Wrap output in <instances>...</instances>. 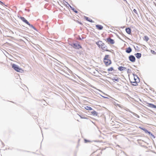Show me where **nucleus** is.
Segmentation results:
<instances>
[{"label": "nucleus", "mask_w": 156, "mask_h": 156, "mask_svg": "<svg viewBox=\"0 0 156 156\" xmlns=\"http://www.w3.org/2000/svg\"><path fill=\"white\" fill-rule=\"evenodd\" d=\"M103 62L106 66H108L112 64V61L109 59V55H106L104 59Z\"/></svg>", "instance_id": "1"}, {"label": "nucleus", "mask_w": 156, "mask_h": 156, "mask_svg": "<svg viewBox=\"0 0 156 156\" xmlns=\"http://www.w3.org/2000/svg\"><path fill=\"white\" fill-rule=\"evenodd\" d=\"M12 67L16 71L21 72L23 71V70L19 68L18 66L15 64H13L12 65Z\"/></svg>", "instance_id": "2"}, {"label": "nucleus", "mask_w": 156, "mask_h": 156, "mask_svg": "<svg viewBox=\"0 0 156 156\" xmlns=\"http://www.w3.org/2000/svg\"><path fill=\"white\" fill-rule=\"evenodd\" d=\"M105 41L108 44H113L115 43V41L114 40L112 39L110 37H108L106 38Z\"/></svg>", "instance_id": "3"}, {"label": "nucleus", "mask_w": 156, "mask_h": 156, "mask_svg": "<svg viewBox=\"0 0 156 156\" xmlns=\"http://www.w3.org/2000/svg\"><path fill=\"white\" fill-rule=\"evenodd\" d=\"M71 46L73 47L74 48L79 49L81 48L82 47L80 44H76L73 43L70 44Z\"/></svg>", "instance_id": "4"}, {"label": "nucleus", "mask_w": 156, "mask_h": 156, "mask_svg": "<svg viewBox=\"0 0 156 156\" xmlns=\"http://www.w3.org/2000/svg\"><path fill=\"white\" fill-rule=\"evenodd\" d=\"M100 48H101V49L103 50V51H109L107 49V46L105 45V44H103L102 45H101L100 47H99Z\"/></svg>", "instance_id": "5"}, {"label": "nucleus", "mask_w": 156, "mask_h": 156, "mask_svg": "<svg viewBox=\"0 0 156 156\" xmlns=\"http://www.w3.org/2000/svg\"><path fill=\"white\" fill-rule=\"evenodd\" d=\"M139 128L141 129L144 130L146 133H148L149 134V135H151V136H154L153 134L151 132L148 131L146 129H145L141 127H139Z\"/></svg>", "instance_id": "6"}, {"label": "nucleus", "mask_w": 156, "mask_h": 156, "mask_svg": "<svg viewBox=\"0 0 156 156\" xmlns=\"http://www.w3.org/2000/svg\"><path fill=\"white\" fill-rule=\"evenodd\" d=\"M20 19L24 23H26L28 25L30 26H31V25L30 24L29 22L23 17H20ZM31 26H32V25H31Z\"/></svg>", "instance_id": "7"}, {"label": "nucleus", "mask_w": 156, "mask_h": 156, "mask_svg": "<svg viewBox=\"0 0 156 156\" xmlns=\"http://www.w3.org/2000/svg\"><path fill=\"white\" fill-rule=\"evenodd\" d=\"M129 60L132 62H135V58L133 55H131L129 57Z\"/></svg>", "instance_id": "8"}, {"label": "nucleus", "mask_w": 156, "mask_h": 156, "mask_svg": "<svg viewBox=\"0 0 156 156\" xmlns=\"http://www.w3.org/2000/svg\"><path fill=\"white\" fill-rule=\"evenodd\" d=\"M96 44L98 46V47H99L103 44H104V43H103L101 41H99L98 42H96Z\"/></svg>", "instance_id": "9"}, {"label": "nucleus", "mask_w": 156, "mask_h": 156, "mask_svg": "<svg viewBox=\"0 0 156 156\" xmlns=\"http://www.w3.org/2000/svg\"><path fill=\"white\" fill-rule=\"evenodd\" d=\"M147 106L152 108H156V106L151 103H147Z\"/></svg>", "instance_id": "10"}, {"label": "nucleus", "mask_w": 156, "mask_h": 156, "mask_svg": "<svg viewBox=\"0 0 156 156\" xmlns=\"http://www.w3.org/2000/svg\"><path fill=\"white\" fill-rule=\"evenodd\" d=\"M118 69L120 71H122L126 70V68L124 66H120L118 68Z\"/></svg>", "instance_id": "11"}, {"label": "nucleus", "mask_w": 156, "mask_h": 156, "mask_svg": "<svg viewBox=\"0 0 156 156\" xmlns=\"http://www.w3.org/2000/svg\"><path fill=\"white\" fill-rule=\"evenodd\" d=\"M96 27L97 29L99 30H102L103 28V27L100 25H97L96 26Z\"/></svg>", "instance_id": "12"}, {"label": "nucleus", "mask_w": 156, "mask_h": 156, "mask_svg": "<svg viewBox=\"0 0 156 156\" xmlns=\"http://www.w3.org/2000/svg\"><path fill=\"white\" fill-rule=\"evenodd\" d=\"M126 33L128 34H130L131 33V30L130 29L129 27L126 29Z\"/></svg>", "instance_id": "13"}, {"label": "nucleus", "mask_w": 156, "mask_h": 156, "mask_svg": "<svg viewBox=\"0 0 156 156\" xmlns=\"http://www.w3.org/2000/svg\"><path fill=\"white\" fill-rule=\"evenodd\" d=\"M84 18L87 21L91 22H93V20L91 19H89L88 17H87V16H84Z\"/></svg>", "instance_id": "14"}, {"label": "nucleus", "mask_w": 156, "mask_h": 156, "mask_svg": "<svg viewBox=\"0 0 156 156\" xmlns=\"http://www.w3.org/2000/svg\"><path fill=\"white\" fill-rule=\"evenodd\" d=\"M132 51V49L130 47H129L126 49V52L127 53H130Z\"/></svg>", "instance_id": "15"}, {"label": "nucleus", "mask_w": 156, "mask_h": 156, "mask_svg": "<svg viewBox=\"0 0 156 156\" xmlns=\"http://www.w3.org/2000/svg\"><path fill=\"white\" fill-rule=\"evenodd\" d=\"M135 55L136 57L138 58H139L141 57V54L140 53H137L136 54H135Z\"/></svg>", "instance_id": "16"}, {"label": "nucleus", "mask_w": 156, "mask_h": 156, "mask_svg": "<svg viewBox=\"0 0 156 156\" xmlns=\"http://www.w3.org/2000/svg\"><path fill=\"white\" fill-rule=\"evenodd\" d=\"M91 114L94 116H97L98 115L97 113L95 111H93L91 112Z\"/></svg>", "instance_id": "17"}, {"label": "nucleus", "mask_w": 156, "mask_h": 156, "mask_svg": "<svg viewBox=\"0 0 156 156\" xmlns=\"http://www.w3.org/2000/svg\"><path fill=\"white\" fill-rule=\"evenodd\" d=\"M134 79L135 80V81L133 82V85L135 86H136L138 84L137 83V81L136 80V79L135 78V77H134Z\"/></svg>", "instance_id": "18"}, {"label": "nucleus", "mask_w": 156, "mask_h": 156, "mask_svg": "<svg viewBox=\"0 0 156 156\" xmlns=\"http://www.w3.org/2000/svg\"><path fill=\"white\" fill-rule=\"evenodd\" d=\"M85 108L89 110H92V108L91 107L88 106L85 107Z\"/></svg>", "instance_id": "19"}, {"label": "nucleus", "mask_w": 156, "mask_h": 156, "mask_svg": "<svg viewBox=\"0 0 156 156\" xmlns=\"http://www.w3.org/2000/svg\"><path fill=\"white\" fill-rule=\"evenodd\" d=\"M114 70V69L113 67H111L108 68L107 69V71L108 72H111Z\"/></svg>", "instance_id": "20"}, {"label": "nucleus", "mask_w": 156, "mask_h": 156, "mask_svg": "<svg viewBox=\"0 0 156 156\" xmlns=\"http://www.w3.org/2000/svg\"><path fill=\"white\" fill-rule=\"evenodd\" d=\"M149 39L148 37L146 36H145L144 38V40L145 41H147L149 40Z\"/></svg>", "instance_id": "21"}, {"label": "nucleus", "mask_w": 156, "mask_h": 156, "mask_svg": "<svg viewBox=\"0 0 156 156\" xmlns=\"http://www.w3.org/2000/svg\"><path fill=\"white\" fill-rule=\"evenodd\" d=\"M151 53L155 55L156 54V53L154 51L151 50Z\"/></svg>", "instance_id": "22"}, {"label": "nucleus", "mask_w": 156, "mask_h": 156, "mask_svg": "<svg viewBox=\"0 0 156 156\" xmlns=\"http://www.w3.org/2000/svg\"><path fill=\"white\" fill-rule=\"evenodd\" d=\"M133 11L136 14H137V12L135 9H134Z\"/></svg>", "instance_id": "23"}, {"label": "nucleus", "mask_w": 156, "mask_h": 156, "mask_svg": "<svg viewBox=\"0 0 156 156\" xmlns=\"http://www.w3.org/2000/svg\"><path fill=\"white\" fill-rule=\"evenodd\" d=\"M118 80H118V79H113V80H113V81L114 82L115 81H118Z\"/></svg>", "instance_id": "24"}, {"label": "nucleus", "mask_w": 156, "mask_h": 156, "mask_svg": "<svg viewBox=\"0 0 156 156\" xmlns=\"http://www.w3.org/2000/svg\"><path fill=\"white\" fill-rule=\"evenodd\" d=\"M0 4L2 5H3V3L0 1Z\"/></svg>", "instance_id": "25"}, {"label": "nucleus", "mask_w": 156, "mask_h": 156, "mask_svg": "<svg viewBox=\"0 0 156 156\" xmlns=\"http://www.w3.org/2000/svg\"><path fill=\"white\" fill-rule=\"evenodd\" d=\"M74 11L76 13H77L78 12L76 10H74Z\"/></svg>", "instance_id": "26"}, {"label": "nucleus", "mask_w": 156, "mask_h": 156, "mask_svg": "<svg viewBox=\"0 0 156 156\" xmlns=\"http://www.w3.org/2000/svg\"><path fill=\"white\" fill-rule=\"evenodd\" d=\"M135 77V79L136 78H137V76H134V77Z\"/></svg>", "instance_id": "27"}, {"label": "nucleus", "mask_w": 156, "mask_h": 156, "mask_svg": "<svg viewBox=\"0 0 156 156\" xmlns=\"http://www.w3.org/2000/svg\"><path fill=\"white\" fill-rule=\"evenodd\" d=\"M104 98H107L106 97H104Z\"/></svg>", "instance_id": "28"}]
</instances>
